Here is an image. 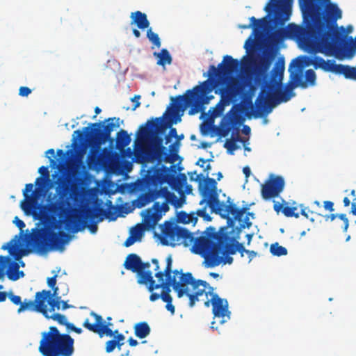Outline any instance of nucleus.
I'll list each match as a JSON object with an SVG mask.
<instances>
[{"mask_svg": "<svg viewBox=\"0 0 356 356\" xmlns=\"http://www.w3.org/2000/svg\"><path fill=\"white\" fill-rule=\"evenodd\" d=\"M270 252L273 255L280 257L287 254V250L286 248L280 245L278 243H273L270 247Z\"/></svg>", "mask_w": 356, "mask_h": 356, "instance_id": "c03bdc74", "label": "nucleus"}, {"mask_svg": "<svg viewBox=\"0 0 356 356\" xmlns=\"http://www.w3.org/2000/svg\"><path fill=\"white\" fill-rule=\"evenodd\" d=\"M144 229H145L144 228L143 225H138L132 230L131 236H134L137 240L138 238H140L142 232Z\"/></svg>", "mask_w": 356, "mask_h": 356, "instance_id": "603ef678", "label": "nucleus"}, {"mask_svg": "<svg viewBox=\"0 0 356 356\" xmlns=\"http://www.w3.org/2000/svg\"><path fill=\"white\" fill-rule=\"evenodd\" d=\"M31 93V90L26 86H22L19 89V95L22 97H27Z\"/></svg>", "mask_w": 356, "mask_h": 356, "instance_id": "4d7b16f0", "label": "nucleus"}, {"mask_svg": "<svg viewBox=\"0 0 356 356\" xmlns=\"http://www.w3.org/2000/svg\"><path fill=\"white\" fill-rule=\"evenodd\" d=\"M161 214L154 210L153 207L147 209L143 215V227L147 230L152 229L161 218Z\"/></svg>", "mask_w": 356, "mask_h": 356, "instance_id": "cd10ccee", "label": "nucleus"}, {"mask_svg": "<svg viewBox=\"0 0 356 356\" xmlns=\"http://www.w3.org/2000/svg\"><path fill=\"white\" fill-rule=\"evenodd\" d=\"M13 241H14L13 240L11 241H10V243H8L7 245H3L1 248L3 250L8 249L10 254H13L14 251L15 250V246H16L15 243H13Z\"/></svg>", "mask_w": 356, "mask_h": 356, "instance_id": "6e6d98bb", "label": "nucleus"}, {"mask_svg": "<svg viewBox=\"0 0 356 356\" xmlns=\"http://www.w3.org/2000/svg\"><path fill=\"white\" fill-rule=\"evenodd\" d=\"M325 60L320 56H314L309 58L306 56H299L292 60L291 67L294 68H303L305 65H312L315 69H321L323 67Z\"/></svg>", "mask_w": 356, "mask_h": 356, "instance_id": "393cba45", "label": "nucleus"}, {"mask_svg": "<svg viewBox=\"0 0 356 356\" xmlns=\"http://www.w3.org/2000/svg\"><path fill=\"white\" fill-rule=\"evenodd\" d=\"M125 337L122 334H118L115 335L113 339L108 340L106 343L105 350L107 353L113 352L115 348L119 350H121L122 346L124 345Z\"/></svg>", "mask_w": 356, "mask_h": 356, "instance_id": "f704fd0d", "label": "nucleus"}, {"mask_svg": "<svg viewBox=\"0 0 356 356\" xmlns=\"http://www.w3.org/2000/svg\"><path fill=\"white\" fill-rule=\"evenodd\" d=\"M169 204H170V202H168L167 200H165L161 204L159 202H155L153 204V209L156 212H159L161 214L162 212L165 213L169 211Z\"/></svg>", "mask_w": 356, "mask_h": 356, "instance_id": "de8ad7c7", "label": "nucleus"}, {"mask_svg": "<svg viewBox=\"0 0 356 356\" xmlns=\"http://www.w3.org/2000/svg\"><path fill=\"white\" fill-rule=\"evenodd\" d=\"M84 215L85 209L80 214L79 211L74 209L73 213L64 216L65 218L66 228L68 230H72L73 233H77L87 227L90 233L95 234L98 229V220L95 221V220L86 219Z\"/></svg>", "mask_w": 356, "mask_h": 356, "instance_id": "f8f14e48", "label": "nucleus"}, {"mask_svg": "<svg viewBox=\"0 0 356 356\" xmlns=\"http://www.w3.org/2000/svg\"><path fill=\"white\" fill-rule=\"evenodd\" d=\"M211 166L207 164L204 169V175H197L196 178L194 179L199 181V191L202 196L200 204L206 205L198 209L196 214L204 218L206 221H211V218L207 212V207L211 209V213H215L220 215L222 218L227 219L229 226L233 227L235 221L239 222V229L249 228L252 225L250 221L249 216H253L254 213L247 212L249 209L248 207L243 208H238L236 206L230 202V197L227 198V202L229 204H225L223 202L219 200V195L217 189V181L213 178L209 177V170Z\"/></svg>", "mask_w": 356, "mask_h": 356, "instance_id": "20e7f679", "label": "nucleus"}, {"mask_svg": "<svg viewBox=\"0 0 356 356\" xmlns=\"http://www.w3.org/2000/svg\"><path fill=\"white\" fill-rule=\"evenodd\" d=\"M344 33L346 34V37L344 38V40H343V43L341 44L340 51L338 53L334 54H331L330 56H332V55L338 56L339 54H341L342 57L348 58H351L356 54V37L355 38L354 40L353 39L352 37H350L349 38V40L350 41V43L348 44L345 45L343 49H342V46L344 44L345 40H346V39L347 38V33H346V30L345 29H344Z\"/></svg>", "mask_w": 356, "mask_h": 356, "instance_id": "7c9ffc66", "label": "nucleus"}, {"mask_svg": "<svg viewBox=\"0 0 356 356\" xmlns=\"http://www.w3.org/2000/svg\"><path fill=\"white\" fill-rule=\"evenodd\" d=\"M19 268L18 263L10 261L8 257L0 255V280L3 279L5 274L12 281H16L24 277V272L20 271Z\"/></svg>", "mask_w": 356, "mask_h": 356, "instance_id": "a211bd4d", "label": "nucleus"}, {"mask_svg": "<svg viewBox=\"0 0 356 356\" xmlns=\"http://www.w3.org/2000/svg\"><path fill=\"white\" fill-rule=\"evenodd\" d=\"M243 91L242 83L236 79H232L225 87L220 90V95L222 101L225 104H229L238 96L241 95Z\"/></svg>", "mask_w": 356, "mask_h": 356, "instance_id": "aec40b11", "label": "nucleus"}, {"mask_svg": "<svg viewBox=\"0 0 356 356\" xmlns=\"http://www.w3.org/2000/svg\"><path fill=\"white\" fill-rule=\"evenodd\" d=\"M296 209L297 208L296 207L285 206L282 208V211L286 217H295L298 218L299 217V213L295 212Z\"/></svg>", "mask_w": 356, "mask_h": 356, "instance_id": "09e8293b", "label": "nucleus"}, {"mask_svg": "<svg viewBox=\"0 0 356 356\" xmlns=\"http://www.w3.org/2000/svg\"><path fill=\"white\" fill-rule=\"evenodd\" d=\"M236 124L237 117L236 113L232 112V109L222 118L220 123V128L218 130V135L220 137H226L232 130L236 132V129L238 128L236 127Z\"/></svg>", "mask_w": 356, "mask_h": 356, "instance_id": "5701e85b", "label": "nucleus"}, {"mask_svg": "<svg viewBox=\"0 0 356 356\" xmlns=\"http://www.w3.org/2000/svg\"><path fill=\"white\" fill-rule=\"evenodd\" d=\"M150 266L149 262H143L140 265V274L138 275V283L140 284L147 285L153 280L152 273L150 270H146Z\"/></svg>", "mask_w": 356, "mask_h": 356, "instance_id": "72a5a7b5", "label": "nucleus"}, {"mask_svg": "<svg viewBox=\"0 0 356 356\" xmlns=\"http://www.w3.org/2000/svg\"><path fill=\"white\" fill-rule=\"evenodd\" d=\"M322 70L336 74L343 75L347 79L356 81V66L337 64L333 60H325Z\"/></svg>", "mask_w": 356, "mask_h": 356, "instance_id": "6ab92c4d", "label": "nucleus"}, {"mask_svg": "<svg viewBox=\"0 0 356 356\" xmlns=\"http://www.w3.org/2000/svg\"><path fill=\"white\" fill-rule=\"evenodd\" d=\"M136 241V238L134 236H129L124 243L125 247L132 245Z\"/></svg>", "mask_w": 356, "mask_h": 356, "instance_id": "e2e57ef3", "label": "nucleus"}, {"mask_svg": "<svg viewBox=\"0 0 356 356\" xmlns=\"http://www.w3.org/2000/svg\"><path fill=\"white\" fill-rule=\"evenodd\" d=\"M119 118H109L104 120V125L102 122H95L90 124V127L83 128V131L76 130L74 131V135L80 140H84L86 138L90 139L93 143L104 145L106 142L112 143L113 138H111V133L115 127H120Z\"/></svg>", "mask_w": 356, "mask_h": 356, "instance_id": "1a4fd4ad", "label": "nucleus"}, {"mask_svg": "<svg viewBox=\"0 0 356 356\" xmlns=\"http://www.w3.org/2000/svg\"><path fill=\"white\" fill-rule=\"evenodd\" d=\"M241 141L243 142L241 136H239L238 128L236 129V132L232 131L231 139H227L225 144L224 147L227 150L229 154H233L234 152L238 148L236 142Z\"/></svg>", "mask_w": 356, "mask_h": 356, "instance_id": "c9c22d12", "label": "nucleus"}, {"mask_svg": "<svg viewBox=\"0 0 356 356\" xmlns=\"http://www.w3.org/2000/svg\"><path fill=\"white\" fill-rule=\"evenodd\" d=\"M56 277H57V275H54L53 277H49L47 279L48 286L51 287L53 289L54 288L57 287V286H55L56 284Z\"/></svg>", "mask_w": 356, "mask_h": 356, "instance_id": "680f3d73", "label": "nucleus"}, {"mask_svg": "<svg viewBox=\"0 0 356 356\" xmlns=\"http://www.w3.org/2000/svg\"><path fill=\"white\" fill-rule=\"evenodd\" d=\"M224 231V227L220 228L219 232H216L213 227H207L203 235L197 237L191 248L192 252L204 259L207 267L213 268L220 264H231L233 262V258L229 255L236 253V243H232L230 236Z\"/></svg>", "mask_w": 356, "mask_h": 356, "instance_id": "39448f33", "label": "nucleus"}, {"mask_svg": "<svg viewBox=\"0 0 356 356\" xmlns=\"http://www.w3.org/2000/svg\"><path fill=\"white\" fill-rule=\"evenodd\" d=\"M250 24L249 25H244L241 27L243 29H247L252 27L254 29V31L257 30V29L262 26L263 20L262 19H257L254 17H251L250 18Z\"/></svg>", "mask_w": 356, "mask_h": 356, "instance_id": "8fccbe9b", "label": "nucleus"}, {"mask_svg": "<svg viewBox=\"0 0 356 356\" xmlns=\"http://www.w3.org/2000/svg\"><path fill=\"white\" fill-rule=\"evenodd\" d=\"M152 191L155 200L159 197H163L165 200L170 202V204L176 208L181 206L177 195L174 193L170 192L168 187H161L159 190L152 189Z\"/></svg>", "mask_w": 356, "mask_h": 356, "instance_id": "bb28decb", "label": "nucleus"}, {"mask_svg": "<svg viewBox=\"0 0 356 356\" xmlns=\"http://www.w3.org/2000/svg\"><path fill=\"white\" fill-rule=\"evenodd\" d=\"M116 145L119 148H124L131 143V137L127 131L120 129L116 134Z\"/></svg>", "mask_w": 356, "mask_h": 356, "instance_id": "a19ab883", "label": "nucleus"}, {"mask_svg": "<svg viewBox=\"0 0 356 356\" xmlns=\"http://www.w3.org/2000/svg\"><path fill=\"white\" fill-rule=\"evenodd\" d=\"M50 296L49 290H42L35 293L34 300H25L17 309L18 313L26 310L40 312L44 316H47L48 309L47 307V300Z\"/></svg>", "mask_w": 356, "mask_h": 356, "instance_id": "4468645a", "label": "nucleus"}, {"mask_svg": "<svg viewBox=\"0 0 356 356\" xmlns=\"http://www.w3.org/2000/svg\"><path fill=\"white\" fill-rule=\"evenodd\" d=\"M130 18L131 24H134L139 29H145L149 26V22L147 15L140 11H136L131 13Z\"/></svg>", "mask_w": 356, "mask_h": 356, "instance_id": "473e14b6", "label": "nucleus"}, {"mask_svg": "<svg viewBox=\"0 0 356 356\" xmlns=\"http://www.w3.org/2000/svg\"><path fill=\"white\" fill-rule=\"evenodd\" d=\"M236 246H237V252H238L240 254H241V257H243L244 256V253H246V251L248 250H246L243 245L242 243H236Z\"/></svg>", "mask_w": 356, "mask_h": 356, "instance_id": "338daca9", "label": "nucleus"}, {"mask_svg": "<svg viewBox=\"0 0 356 356\" xmlns=\"http://www.w3.org/2000/svg\"><path fill=\"white\" fill-rule=\"evenodd\" d=\"M117 211L116 207H110L108 211L100 207H88L85 209L84 217L91 220L98 218V222H102L105 217L115 220L118 217Z\"/></svg>", "mask_w": 356, "mask_h": 356, "instance_id": "412c9836", "label": "nucleus"}, {"mask_svg": "<svg viewBox=\"0 0 356 356\" xmlns=\"http://www.w3.org/2000/svg\"><path fill=\"white\" fill-rule=\"evenodd\" d=\"M178 220L185 224L195 223L197 220V217L194 213L188 214L185 211H180L178 214Z\"/></svg>", "mask_w": 356, "mask_h": 356, "instance_id": "79ce46f5", "label": "nucleus"}, {"mask_svg": "<svg viewBox=\"0 0 356 356\" xmlns=\"http://www.w3.org/2000/svg\"><path fill=\"white\" fill-rule=\"evenodd\" d=\"M266 10L269 13H273L274 14L276 21L285 22L289 18L290 13L289 9L277 1L272 3L270 7L269 8H266Z\"/></svg>", "mask_w": 356, "mask_h": 356, "instance_id": "c85d7f7f", "label": "nucleus"}, {"mask_svg": "<svg viewBox=\"0 0 356 356\" xmlns=\"http://www.w3.org/2000/svg\"><path fill=\"white\" fill-rule=\"evenodd\" d=\"M13 222L15 225L21 230L23 231V229L25 227L26 225L23 220H20L18 217H15Z\"/></svg>", "mask_w": 356, "mask_h": 356, "instance_id": "bf43d9fd", "label": "nucleus"}, {"mask_svg": "<svg viewBox=\"0 0 356 356\" xmlns=\"http://www.w3.org/2000/svg\"><path fill=\"white\" fill-rule=\"evenodd\" d=\"M163 129L162 117L152 118L139 127L135 149L138 159L145 162H171L170 154L163 145V138L157 135Z\"/></svg>", "mask_w": 356, "mask_h": 356, "instance_id": "423d86ee", "label": "nucleus"}, {"mask_svg": "<svg viewBox=\"0 0 356 356\" xmlns=\"http://www.w3.org/2000/svg\"><path fill=\"white\" fill-rule=\"evenodd\" d=\"M55 184L56 193L59 197L52 201L51 194L48 195V203L39 207V211L34 212L35 218L40 220L37 227L32 229L30 244L35 251L44 254L50 250H63L68 241V235L63 231L54 232L59 222H64L63 218L69 213L67 203L64 198L70 191L67 179L63 175L57 177Z\"/></svg>", "mask_w": 356, "mask_h": 356, "instance_id": "7ed1b4c3", "label": "nucleus"}, {"mask_svg": "<svg viewBox=\"0 0 356 356\" xmlns=\"http://www.w3.org/2000/svg\"><path fill=\"white\" fill-rule=\"evenodd\" d=\"M153 55L157 58L158 65L165 67L172 62V58L167 49H162L160 52H154Z\"/></svg>", "mask_w": 356, "mask_h": 356, "instance_id": "4c0bfd02", "label": "nucleus"}, {"mask_svg": "<svg viewBox=\"0 0 356 356\" xmlns=\"http://www.w3.org/2000/svg\"><path fill=\"white\" fill-rule=\"evenodd\" d=\"M154 276L158 280V282L157 283H159V282H165L164 280V277H165V278H166L165 280H170V279H171L172 277V274L169 275L166 274L165 270H164V271L157 270L156 273H155Z\"/></svg>", "mask_w": 356, "mask_h": 356, "instance_id": "3c124183", "label": "nucleus"}, {"mask_svg": "<svg viewBox=\"0 0 356 356\" xmlns=\"http://www.w3.org/2000/svg\"><path fill=\"white\" fill-rule=\"evenodd\" d=\"M273 56L265 54L253 65L251 75L255 84L261 85V92L255 104L257 110L254 118L264 117L271 113L273 108L282 102H287L295 96L294 88H307L316 84V75L313 70H307L303 80L302 68H295L289 65L290 81L283 89L282 80L284 72V59L280 58L275 63L270 74L269 70L272 64Z\"/></svg>", "mask_w": 356, "mask_h": 356, "instance_id": "f257e3e1", "label": "nucleus"}, {"mask_svg": "<svg viewBox=\"0 0 356 356\" xmlns=\"http://www.w3.org/2000/svg\"><path fill=\"white\" fill-rule=\"evenodd\" d=\"M47 316H44L47 318H51L54 321H57L60 325H65V327L69 323L67 318L65 315L58 313L47 314Z\"/></svg>", "mask_w": 356, "mask_h": 356, "instance_id": "a18cd8bd", "label": "nucleus"}, {"mask_svg": "<svg viewBox=\"0 0 356 356\" xmlns=\"http://www.w3.org/2000/svg\"><path fill=\"white\" fill-rule=\"evenodd\" d=\"M225 105L226 104L222 100L216 105V109L218 110L219 114L223 111Z\"/></svg>", "mask_w": 356, "mask_h": 356, "instance_id": "774afa93", "label": "nucleus"}, {"mask_svg": "<svg viewBox=\"0 0 356 356\" xmlns=\"http://www.w3.org/2000/svg\"><path fill=\"white\" fill-rule=\"evenodd\" d=\"M134 328L135 335L140 339L145 338L149 334L151 331L149 325L146 322L138 323L134 325Z\"/></svg>", "mask_w": 356, "mask_h": 356, "instance_id": "ea45409f", "label": "nucleus"}, {"mask_svg": "<svg viewBox=\"0 0 356 356\" xmlns=\"http://www.w3.org/2000/svg\"><path fill=\"white\" fill-rule=\"evenodd\" d=\"M63 296H65V293H60L58 287L54 288L53 292L50 291V296L47 298L46 302V304L47 303L49 305V314L55 313L56 309L59 310L61 308Z\"/></svg>", "mask_w": 356, "mask_h": 356, "instance_id": "c756f323", "label": "nucleus"}, {"mask_svg": "<svg viewBox=\"0 0 356 356\" xmlns=\"http://www.w3.org/2000/svg\"><path fill=\"white\" fill-rule=\"evenodd\" d=\"M209 289L210 291H207L206 289L205 294L202 296L207 297L209 293L211 297L210 300H207L204 302V305L209 307L210 303L211 304L212 313L214 318H219L220 323L222 324L230 319L231 312L228 309V302L226 299L221 298L218 294L213 293L211 291H213L212 287H209Z\"/></svg>", "mask_w": 356, "mask_h": 356, "instance_id": "ddd939ff", "label": "nucleus"}, {"mask_svg": "<svg viewBox=\"0 0 356 356\" xmlns=\"http://www.w3.org/2000/svg\"><path fill=\"white\" fill-rule=\"evenodd\" d=\"M146 286L150 292L161 288V293L168 292L169 294L172 286L174 291L177 292V297L179 298L184 296L187 297L189 307H193L197 302L201 300L209 284L202 280H195L191 273H183L182 270H175L171 279L159 283H156L153 279Z\"/></svg>", "mask_w": 356, "mask_h": 356, "instance_id": "0eeeda50", "label": "nucleus"}, {"mask_svg": "<svg viewBox=\"0 0 356 356\" xmlns=\"http://www.w3.org/2000/svg\"><path fill=\"white\" fill-rule=\"evenodd\" d=\"M325 209L332 212L334 211V203L331 201L327 200L323 202Z\"/></svg>", "mask_w": 356, "mask_h": 356, "instance_id": "0e129e2a", "label": "nucleus"}, {"mask_svg": "<svg viewBox=\"0 0 356 356\" xmlns=\"http://www.w3.org/2000/svg\"><path fill=\"white\" fill-rule=\"evenodd\" d=\"M284 180L281 176L270 175L261 186V196L264 200L279 196L284 187Z\"/></svg>", "mask_w": 356, "mask_h": 356, "instance_id": "f3484780", "label": "nucleus"}, {"mask_svg": "<svg viewBox=\"0 0 356 356\" xmlns=\"http://www.w3.org/2000/svg\"><path fill=\"white\" fill-rule=\"evenodd\" d=\"M147 38L148 40L157 48H159L161 45V40L159 35L152 31V28H149L147 31Z\"/></svg>", "mask_w": 356, "mask_h": 356, "instance_id": "49530a36", "label": "nucleus"}, {"mask_svg": "<svg viewBox=\"0 0 356 356\" xmlns=\"http://www.w3.org/2000/svg\"><path fill=\"white\" fill-rule=\"evenodd\" d=\"M33 184H27L23 191L24 200L21 202V208L26 213H30L31 210L36 207L37 201L34 195L35 191H33Z\"/></svg>", "mask_w": 356, "mask_h": 356, "instance_id": "b1692460", "label": "nucleus"}, {"mask_svg": "<svg viewBox=\"0 0 356 356\" xmlns=\"http://www.w3.org/2000/svg\"><path fill=\"white\" fill-rule=\"evenodd\" d=\"M90 316L95 319V323H90L89 319L87 318L83 323V326L90 332L97 334L100 337L104 335L113 337L114 332L111 327L113 326L111 323H105L102 316L94 312H90Z\"/></svg>", "mask_w": 356, "mask_h": 356, "instance_id": "dca6fc26", "label": "nucleus"}, {"mask_svg": "<svg viewBox=\"0 0 356 356\" xmlns=\"http://www.w3.org/2000/svg\"><path fill=\"white\" fill-rule=\"evenodd\" d=\"M87 156V164L89 168H94L101 165L102 162V153L101 145L98 143H93Z\"/></svg>", "mask_w": 356, "mask_h": 356, "instance_id": "a878e982", "label": "nucleus"}, {"mask_svg": "<svg viewBox=\"0 0 356 356\" xmlns=\"http://www.w3.org/2000/svg\"><path fill=\"white\" fill-rule=\"evenodd\" d=\"M154 197L152 189H149L147 192L141 193L137 199L133 202V204L136 208H142L154 201Z\"/></svg>", "mask_w": 356, "mask_h": 356, "instance_id": "e433bc0d", "label": "nucleus"}, {"mask_svg": "<svg viewBox=\"0 0 356 356\" xmlns=\"http://www.w3.org/2000/svg\"><path fill=\"white\" fill-rule=\"evenodd\" d=\"M66 328H67V330L74 331V332H76L77 334L82 333V329L81 328L76 327V326L74 325V324H72L71 323H69L67 325Z\"/></svg>", "mask_w": 356, "mask_h": 356, "instance_id": "052dcab7", "label": "nucleus"}, {"mask_svg": "<svg viewBox=\"0 0 356 356\" xmlns=\"http://www.w3.org/2000/svg\"><path fill=\"white\" fill-rule=\"evenodd\" d=\"M176 99L177 102L175 103L173 108L169 113L170 118L171 120L174 118L175 123L181 121L180 111H184L186 107L190 106L188 114L195 115L201 111L202 104L204 103L203 99L196 98L195 95L187 92V91L184 95L177 96Z\"/></svg>", "mask_w": 356, "mask_h": 356, "instance_id": "9b49d317", "label": "nucleus"}, {"mask_svg": "<svg viewBox=\"0 0 356 356\" xmlns=\"http://www.w3.org/2000/svg\"><path fill=\"white\" fill-rule=\"evenodd\" d=\"M38 172L41 174L42 177H44V179H48L49 177V172L48 170V167L46 166H41L38 169Z\"/></svg>", "mask_w": 356, "mask_h": 356, "instance_id": "13d9d810", "label": "nucleus"}, {"mask_svg": "<svg viewBox=\"0 0 356 356\" xmlns=\"http://www.w3.org/2000/svg\"><path fill=\"white\" fill-rule=\"evenodd\" d=\"M197 238L187 229L176 225L173 222L166 221L161 227V243L163 245L175 247L183 244L187 247L195 244Z\"/></svg>", "mask_w": 356, "mask_h": 356, "instance_id": "9d476101", "label": "nucleus"}, {"mask_svg": "<svg viewBox=\"0 0 356 356\" xmlns=\"http://www.w3.org/2000/svg\"><path fill=\"white\" fill-rule=\"evenodd\" d=\"M218 72L220 70L215 65H210L208 71L209 79L203 81L201 85L195 86L193 90H187V92L195 95L196 98L203 99L204 95L211 92L217 86L218 81L215 77L218 76Z\"/></svg>", "mask_w": 356, "mask_h": 356, "instance_id": "2eb2a0df", "label": "nucleus"}, {"mask_svg": "<svg viewBox=\"0 0 356 356\" xmlns=\"http://www.w3.org/2000/svg\"><path fill=\"white\" fill-rule=\"evenodd\" d=\"M38 350L42 356H72L74 339L68 334L60 333L55 326L42 333Z\"/></svg>", "mask_w": 356, "mask_h": 356, "instance_id": "6e6552de", "label": "nucleus"}, {"mask_svg": "<svg viewBox=\"0 0 356 356\" xmlns=\"http://www.w3.org/2000/svg\"><path fill=\"white\" fill-rule=\"evenodd\" d=\"M141 264V259L136 254H129L124 263V266L127 270L136 273L138 276L140 274V265Z\"/></svg>", "mask_w": 356, "mask_h": 356, "instance_id": "2f4dec72", "label": "nucleus"}, {"mask_svg": "<svg viewBox=\"0 0 356 356\" xmlns=\"http://www.w3.org/2000/svg\"><path fill=\"white\" fill-rule=\"evenodd\" d=\"M161 298L163 301L168 302H172V298L171 296L168 293V292L166 293H161Z\"/></svg>", "mask_w": 356, "mask_h": 356, "instance_id": "69168bd1", "label": "nucleus"}, {"mask_svg": "<svg viewBox=\"0 0 356 356\" xmlns=\"http://www.w3.org/2000/svg\"><path fill=\"white\" fill-rule=\"evenodd\" d=\"M152 177L154 181L161 184L164 183L169 177V168L163 165L156 168L154 170Z\"/></svg>", "mask_w": 356, "mask_h": 356, "instance_id": "58836bf2", "label": "nucleus"}, {"mask_svg": "<svg viewBox=\"0 0 356 356\" xmlns=\"http://www.w3.org/2000/svg\"><path fill=\"white\" fill-rule=\"evenodd\" d=\"M172 259L171 255H169L166 259V266H165V273L167 275H171L173 273L174 270H172Z\"/></svg>", "mask_w": 356, "mask_h": 356, "instance_id": "5fc2aeb1", "label": "nucleus"}, {"mask_svg": "<svg viewBox=\"0 0 356 356\" xmlns=\"http://www.w3.org/2000/svg\"><path fill=\"white\" fill-rule=\"evenodd\" d=\"M337 218H340L343 222V231L344 232H347V229L349 226V221L345 213H332L330 215H326L325 216V220H330L331 221L334 220Z\"/></svg>", "mask_w": 356, "mask_h": 356, "instance_id": "37998d69", "label": "nucleus"}, {"mask_svg": "<svg viewBox=\"0 0 356 356\" xmlns=\"http://www.w3.org/2000/svg\"><path fill=\"white\" fill-rule=\"evenodd\" d=\"M305 26L298 29V35L315 52L325 55L338 53L346 34L344 27L337 26L342 12L330 0H300Z\"/></svg>", "mask_w": 356, "mask_h": 356, "instance_id": "f03ea898", "label": "nucleus"}, {"mask_svg": "<svg viewBox=\"0 0 356 356\" xmlns=\"http://www.w3.org/2000/svg\"><path fill=\"white\" fill-rule=\"evenodd\" d=\"M8 297H9L10 301L16 305H19V306H20L21 304L22 303L21 297L19 296L14 295L12 292H10L8 293Z\"/></svg>", "mask_w": 356, "mask_h": 356, "instance_id": "864d4df0", "label": "nucleus"}, {"mask_svg": "<svg viewBox=\"0 0 356 356\" xmlns=\"http://www.w3.org/2000/svg\"><path fill=\"white\" fill-rule=\"evenodd\" d=\"M240 67V63L237 59L233 58L231 56L226 55L223 57V61L216 67L220 72L218 76H228L236 72Z\"/></svg>", "mask_w": 356, "mask_h": 356, "instance_id": "4be33fe9", "label": "nucleus"}]
</instances>
